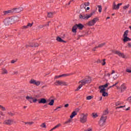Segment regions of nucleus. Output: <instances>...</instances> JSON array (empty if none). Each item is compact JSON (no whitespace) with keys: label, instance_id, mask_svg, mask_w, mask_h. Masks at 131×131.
Here are the masks:
<instances>
[{"label":"nucleus","instance_id":"f257e3e1","mask_svg":"<svg viewBox=\"0 0 131 131\" xmlns=\"http://www.w3.org/2000/svg\"><path fill=\"white\" fill-rule=\"evenodd\" d=\"M4 22L5 25H6V26H8L14 23V19L12 17L7 18L4 20Z\"/></svg>","mask_w":131,"mask_h":131},{"label":"nucleus","instance_id":"f03ea898","mask_svg":"<svg viewBox=\"0 0 131 131\" xmlns=\"http://www.w3.org/2000/svg\"><path fill=\"white\" fill-rule=\"evenodd\" d=\"M92 78L90 77H86L85 79L79 81V83H82V84H86V83H91Z\"/></svg>","mask_w":131,"mask_h":131},{"label":"nucleus","instance_id":"7ed1b4c3","mask_svg":"<svg viewBox=\"0 0 131 131\" xmlns=\"http://www.w3.org/2000/svg\"><path fill=\"white\" fill-rule=\"evenodd\" d=\"M88 118V114H82L80 117V122L81 123H85Z\"/></svg>","mask_w":131,"mask_h":131},{"label":"nucleus","instance_id":"20e7f679","mask_svg":"<svg viewBox=\"0 0 131 131\" xmlns=\"http://www.w3.org/2000/svg\"><path fill=\"white\" fill-rule=\"evenodd\" d=\"M78 28V29H80L81 30L83 28V25L82 24H76L75 26H73L72 31L73 32H76V30Z\"/></svg>","mask_w":131,"mask_h":131},{"label":"nucleus","instance_id":"39448f33","mask_svg":"<svg viewBox=\"0 0 131 131\" xmlns=\"http://www.w3.org/2000/svg\"><path fill=\"white\" fill-rule=\"evenodd\" d=\"M106 119H107V116H102L99 122V124L100 126H104L105 122H106Z\"/></svg>","mask_w":131,"mask_h":131},{"label":"nucleus","instance_id":"423d86ee","mask_svg":"<svg viewBox=\"0 0 131 131\" xmlns=\"http://www.w3.org/2000/svg\"><path fill=\"white\" fill-rule=\"evenodd\" d=\"M97 21H98V18H94L93 19L89 21L87 23V25H88V26H94L97 23Z\"/></svg>","mask_w":131,"mask_h":131},{"label":"nucleus","instance_id":"0eeeda50","mask_svg":"<svg viewBox=\"0 0 131 131\" xmlns=\"http://www.w3.org/2000/svg\"><path fill=\"white\" fill-rule=\"evenodd\" d=\"M55 85H67L66 82L63 81H56L55 83Z\"/></svg>","mask_w":131,"mask_h":131},{"label":"nucleus","instance_id":"6e6552de","mask_svg":"<svg viewBox=\"0 0 131 131\" xmlns=\"http://www.w3.org/2000/svg\"><path fill=\"white\" fill-rule=\"evenodd\" d=\"M12 13H20L21 11H23V8L21 7L18 8H14L12 9Z\"/></svg>","mask_w":131,"mask_h":131},{"label":"nucleus","instance_id":"1a4fd4ad","mask_svg":"<svg viewBox=\"0 0 131 131\" xmlns=\"http://www.w3.org/2000/svg\"><path fill=\"white\" fill-rule=\"evenodd\" d=\"M122 3H119L117 5H116L115 3H114L113 5V10H118L120 6H122Z\"/></svg>","mask_w":131,"mask_h":131},{"label":"nucleus","instance_id":"9d476101","mask_svg":"<svg viewBox=\"0 0 131 131\" xmlns=\"http://www.w3.org/2000/svg\"><path fill=\"white\" fill-rule=\"evenodd\" d=\"M13 121L12 119L5 120L3 123L4 124H7V125H11V124L13 123Z\"/></svg>","mask_w":131,"mask_h":131},{"label":"nucleus","instance_id":"9b49d317","mask_svg":"<svg viewBox=\"0 0 131 131\" xmlns=\"http://www.w3.org/2000/svg\"><path fill=\"white\" fill-rule=\"evenodd\" d=\"M30 83H32L33 84H35V85H39L40 84V82L38 81H36L34 79H32L30 81Z\"/></svg>","mask_w":131,"mask_h":131},{"label":"nucleus","instance_id":"f8f14e48","mask_svg":"<svg viewBox=\"0 0 131 131\" xmlns=\"http://www.w3.org/2000/svg\"><path fill=\"white\" fill-rule=\"evenodd\" d=\"M126 89V85L125 83L122 84L120 88V90H121V93H123L124 91Z\"/></svg>","mask_w":131,"mask_h":131},{"label":"nucleus","instance_id":"ddd939ff","mask_svg":"<svg viewBox=\"0 0 131 131\" xmlns=\"http://www.w3.org/2000/svg\"><path fill=\"white\" fill-rule=\"evenodd\" d=\"M115 54L119 56V57H121V58H126V56L124 55V54L122 53L120 51H116Z\"/></svg>","mask_w":131,"mask_h":131},{"label":"nucleus","instance_id":"4468645a","mask_svg":"<svg viewBox=\"0 0 131 131\" xmlns=\"http://www.w3.org/2000/svg\"><path fill=\"white\" fill-rule=\"evenodd\" d=\"M3 13L4 15H10V14H13V9L8 11H4Z\"/></svg>","mask_w":131,"mask_h":131},{"label":"nucleus","instance_id":"2eb2a0df","mask_svg":"<svg viewBox=\"0 0 131 131\" xmlns=\"http://www.w3.org/2000/svg\"><path fill=\"white\" fill-rule=\"evenodd\" d=\"M99 89L100 90V93L106 92V89L103 86H99Z\"/></svg>","mask_w":131,"mask_h":131},{"label":"nucleus","instance_id":"dca6fc26","mask_svg":"<svg viewBox=\"0 0 131 131\" xmlns=\"http://www.w3.org/2000/svg\"><path fill=\"white\" fill-rule=\"evenodd\" d=\"M26 98L28 101H29V102L30 103H32V100H33V97L27 96Z\"/></svg>","mask_w":131,"mask_h":131},{"label":"nucleus","instance_id":"f3484780","mask_svg":"<svg viewBox=\"0 0 131 131\" xmlns=\"http://www.w3.org/2000/svg\"><path fill=\"white\" fill-rule=\"evenodd\" d=\"M46 103H47V100H46V99L45 98H41L40 99V101H39V103H42V104H46Z\"/></svg>","mask_w":131,"mask_h":131},{"label":"nucleus","instance_id":"a211bd4d","mask_svg":"<svg viewBox=\"0 0 131 131\" xmlns=\"http://www.w3.org/2000/svg\"><path fill=\"white\" fill-rule=\"evenodd\" d=\"M56 40L59 42H66V41H64V40L62 39V38H61L60 37H58L56 39Z\"/></svg>","mask_w":131,"mask_h":131},{"label":"nucleus","instance_id":"6ab92c4d","mask_svg":"<svg viewBox=\"0 0 131 131\" xmlns=\"http://www.w3.org/2000/svg\"><path fill=\"white\" fill-rule=\"evenodd\" d=\"M124 42H126V41H130V38H128V37H124L123 39Z\"/></svg>","mask_w":131,"mask_h":131},{"label":"nucleus","instance_id":"aec40b11","mask_svg":"<svg viewBox=\"0 0 131 131\" xmlns=\"http://www.w3.org/2000/svg\"><path fill=\"white\" fill-rule=\"evenodd\" d=\"M90 6V3H85L84 4H82L81 5V8H85L86 6Z\"/></svg>","mask_w":131,"mask_h":131},{"label":"nucleus","instance_id":"412c9836","mask_svg":"<svg viewBox=\"0 0 131 131\" xmlns=\"http://www.w3.org/2000/svg\"><path fill=\"white\" fill-rule=\"evenodd\" d=\"M128 32H129L128 30H126L124 32V34H123V37H127V35H128Z\"/></svg>","mask_w":131,"mask_h":131},{"label":"nucleus","instance_id":"4be33fe9","mask_svg":"<svg viewBox=\"0 0 131 131\" xmlns=\"http://www.w3.org/2000/svg\"><path fill=\"white\" fill-rule=\"evenodd\" d=\"M94 14V12L91 13L90 14L88 15L86 14V19L88 20V19H89V18H91V17H92L93 16V15Z\"/></svg>","mask_w":131,"mask_h":131},{"label":"nucleus","instance_id":"5701e85b","mask_svg":"<svg viewBox=\"0 0 131 131\" xmlns=\"http://www.w3.org/2000/svg\"><path fill=\"white\" fill-rule=\"evenodd\" d=\"M75 115H77V113H76V112H73L72 113V115L70 116V118H73V117H74V116H75Z\"/></svg>","mask_w":131,"mask_h":131},{"label":"nucleus","instance_id":"b1692460","mask_svg":"<svg viewBox=\"0 0 131 131\" xmlns=\"http://www.w3.org/2000/svg\"><path fill=\"white\" fill-rule=\"evenodd\" d=\"M105 45H106V43H102L101 44L99 45L98 46H96V48H103V47H104Z\"/></svg>","mask_w":131,"mask_h":131},{"label":"nucleus","instance_id":"393cba45","mask_svg":"<svg viewBox=\"0 0 131 131\" xmlns=\"http://www.w3.org/2000/svg\"><path fill=\"white\" fill-rule=\"evenodd\" d=\"M81 84H80L79 86L77 88V89L76 90V91H79V90H80V89H81V88H82L83 85H84V84H82V83H81Z\"/></svg>","mask_w":131,"mask_h":131},{"label":"nucleus","instance_id":"a878e982","mask_svg":"<svg viewBox=\"0 0 131 131\" xmlns=\"http://www.w3.org/2000/svg\"><path fill=\"white\" fill-rule=\"evenodd\" d=\"M28 47H31V48H34V43H30L29 45L26 46V48Z\"/></svg>","mask_w":131,"mask_h":131},{"label":"nucleus","instance_id":"bb28decb","mask_svg":"<svg viewBox=\"0 0 131 131\" xmlns=\"http://www.w3.org/2000/svg\"><path fill=\"white\" fill-rule=\"evenodd\" d=\"M54 100L53 99H52L49 103L48 105H50V106H53V105H54Z\"/></svg>","mask_w":131,"mask_h":131},{"label":"nucleus","instance_id":"cd10ccee","mask_svg":"<svg viewBox=\"0 0 131 131\" xmlns=\"http://www.w3.org/2000/svg\"><path fill=\"white\" fill-rule=\"evenodd\" d=\"M40 126L41 127H42L43 128H47V126L46 125V123H42V124L40 125Z\"/></svg>","mask_w":131,"mask_h":131},{"label":"nucleus","instance_id":"c85d7f7f","mask_svg":"<svg viewBox=\"0 0 131 131\" xmlns=\"http://www.w3.org/2000/svg\"><path fill=\"white\" fill-rule=\"evenodd\" d=\"M48 17H49V18H52V17H53V12H49L48 13Z\"/></svg>","mask_w":131,"mask_h":131},{"label":"nucleus","instance_id":"c756f323","mask_svg":"<svg viewBox=\"0 0 131 131\" xmlns=\"http://www.w3.org/2000/svg\"><path fill=\"white\" fill-rule=\"evenodd\" d=\"M101 93L102 94V96L103 97H107V96H108V93H106V91H105L104 92H102Z\"/></svg>","mask_w":131,"mask_h":131},{"label":"nucleus","instance_id":"7c9ffc66","mask_svg":"<svg viewBox=\"0 0 131 131\" xmlns=\"http://www.w3.org/2000/svg\"><path fill=\"white\" fill-rule=\"evenodd\" d=\"M119 77V75H118V74H115V75L114 76L113 78L114 79H116Z\"/></svg>","mask_w":131,"mask_h":131},{"label":"nucleus","instance_id":"2f4dec72","mask_svg":"<svg viewBox=\"0 0 131 131\" xmlns=\"http://www.w3.org/2000/svg\"><path fill=\"white\" fill-rule=\"evenodd\" d=\"M107 114H108V111L105 110L103 112L102 116H106L105 115H107Z\"/></svg>","mask_w":131,"mask_h":131},{"label":"nucleus","instance_id":"473e14b6","mask_svg":"<svg viewBox=\"0 0 131 131\" xmlns=\"http://www.w3.org/2000/svg\"><path fill=\"white\" fill-rule=\"evenodd\" d=\"M3 74H7L8 73V71L5 69H3Z\"/></svg>","mask_w":131,"mask_h":131},{"label":"nucleus","instance_id":"72a5a7b5","mask_svg":"<svg viewBox=\"0 0 131 131\" xmlns=\"http://www.w3.org/2000/svg\"><path fill=\"white\" fill-rule=\"evenodd\" d=\"M98 11L99 12V13H101V12H102V6L101 5H98Z\"/></svg>","mask_w":131,"mask_h":131},{"label":"nucleus","instance_id":"f704fd0d","mask_svg":"<svg viewBox=\"0 0 131 131\" xmlns=\"http://www.w3.org/2000/svg\"><path fill=\"white\" fill-rule=\"evenodd\" d=\"M68 75H68L67 74H63L62 75H59V77H66V76H68Z\"/></svg>","mask_w":131,"mask_h":131},{"label":"nucleus","instance_id":"c9c22d12","mask_svg":"<svg viewBox=\"0 0 131 131\" xmlns=\"http://www.w3.org/2000/svg\"><path fill=\"white\" fill-rule=\"evenodd\" d=\"M59 126H61V124H58L56 125L54 127H53V129H56V128H58V127H59Z\"/></svg>","mask_w":131,"mask_h":131},{"label":"nucleus","instance_id":"e433bc0d","mask_svg":"<svg viewBox=\"0 0 131 131\" xmlns=\"http://www.w3.org/2000/svg\"><path fill=\"white\" fill-rule=\"evenodd\" d=\"M0 109H1L2 111H6V108L1 105H0Z\"/></svg>","mask_w":131,"mask_h":131},{"label":"nucleus","instance_id":"4c0bfd02","mask_svg":"<svg viewBox=\"0 0 131 131\" xmlns=\"http://www.w3.org/2000/svg\"><path fill=\"white\" fill-rule=\"evenodd\" d=\"M121 104H122L121 102H120V101H117L115 103L116 106H119V105H121Z\"/></svg>","mask_w":131,"mask_h":131},{"label":"nucleus","instance_id":"58836bf2","mask_svg":"<svg viewBox=\"0 0 131 131\" xmlns=\"http://www.w3.org/2000/svg\"><path fill=\"white\" fill-rule=\"evenodd\" d=\"M33 25V23L32 24L28 23L27 26L28 27V28H29V27H31Z\"/></svg>","mask_w":131,"mask_h":131},{"label":"nucleus","instance_id":"ea45409f","mask_svg":"<svg viewBox=\"0 0 131 131\" xmlns=\"http://www.w3.org/2000/svg\"><path fill=\"white\" fill-rule=\"evenodd\" d=\"M105 59H103L102 61H101V64L102 65V66H104V65H105V64H106V62H105Z\"/></svg>","mask_w":131,"mask_h":131},{"label":"nucleus","instance_id":"a19ab883","mask_svg":"<svg viewBox=\"0 0 131 131\" xmlns=\"http://www.w3.org/2000/svg\"><path fill=\"white\" fill-rule=\"evenodd\" d=\"M71 122V119H69L68 121L64 122V124H67V123H70Z\"/></svg>","mask_w":131,"mask_h":131},{"label":"nucleus","instance_id":"79ce46f5","mask_svg":"<svg viewBox=\"0 0 131 131\" xmlns=\"http://www.w3.org/2000/svg\"><path fill=\"white\" fill-rule=\"evenodd\" d=\"M92 99H93V97L92 96H88L87 97H86V99L87 100H92Z\"/></svg>","mask_w":131,"mask_h":131},{"label":"nucleus","instance_id":"37998d69","mask_svg":"<svg viewBox=\"0 0 131 131\" xmlns=\"http://www.w3.org/2000/svg\"><path fill=\"white\" fill-rule=\"evenodd\" d=\"M8 114L9 115H10V116H14V115H15V114H13L12 112H9V113H8Z\"/></svg>","mask_w":131,"mask_h":131},{"label":"nucleus","instance_id":"c03bdc74","mask_svg":"<svg viewBox=\"0 0 131 131\" xmlns=\"http://www.w3.org/2000/svg\"><path fill=\"white\" fill-rule=\"evenodd\" d=\"M124 107H125V105L117 106L116 107V109H120V108H124Z\"/></svg>","mask_w":131,"mask_h":131},{"label":"nucleus","instance_id":"a18cd8bd","mask_svg":"<svg viewBox=\"0 0 131 131\" xmlns=\"http://www.w3.org/2000/svg\"><path fill=\"white\" fill-rule=\"evenodd\" d=\"M127 101L129 102V103H131V96L127 99Z\"/></svg>","mask_w":131,"mask_h":131},{"label":"nucleus","instance_id":"49530a36","mask_svg":"<svg viewBox=\"0 0 131 131\" xmlns=\"http://www.w3.org/2000/svg\"><path fill=\"white\" fill-rule=\"evenodd\" d=\"M126 72H128V73H131V69H127L126 70Z\"/></svg>","mask_w":131,"mask_h":131},{"label":"nucleus","instance_id":"de8ad7c7","mask_svg":"<svg viewBox=\"0 0 131 131\" xmlns=\"http://www.w3.org/2000/svg\"><path fill=\"white\" fill-rule=\"evenodd\" d=\"M92 129H93L90 127V128H88L85 129L84 131H92Z\"/></svg>","mask_w":131,"mask_h":131},{"label":"nucleus","instance_id":"09e8293b","mask_svg":"<svg viewBox=\"0 0 131 131\" xmlns=\"http://www.w3.org/2000/svg\"><path fill=\"white\" fill-rule=\"evenodd\" d=\"M129 7V5H126V6H124V9L125 10H126V9L128 8Z\"/></svg>","mask_w":131,"mask_h":131},{"label":"nucleus","instance_id":"8fccbe9b","mask_svg":"<svg viewBox=\"0 0 131 131\" xmlns=\"http://www.w3.org/2000/svg\"><path fill=\"white\" fill-rule=\"evenodd\" d=\"M79 112V108H77L75 109V111L74 112H76V113H77V112Z\"/></svg>","mask_w":131,"mask_h":131},{"label":"nucleus","instance_id":"3c124183","mask_svg":"<svg viewBox=\"0 0 131 131\" xmlns=\"http://www.w3.org/2000/svg\"><path fill=\"white\" fill-rule=\"evenodd\" d=\"M32 100H33V103H36V102H37V99H34L33 98Z\"/></svg>","mask_w":131,"mask_h":131},{"label":"nucleus","instance_id":"603ef678","mask_svg":"<svg viewBox=\"0 0 131 131\" xmlns=\"http://www.w3.org/2000/svg\"><path fill=\"white\" fill-rule=\"evenodd\" d=\"M38 46V44L37 43H34V48H36Z\"/></svg>","mask_w":131,"mask_h":131},{"label":"nucleus","instance_id":"864d4df0","mask_svg":"<svg viewBox=\"0 0 131 131\" xmlns=\"http://www.w3.org/2000/svg\"><path fill=\"white\" fill-rule=\"evenodd\" d=\"M101 86H103V87L104 88V89H105V88H107V86H108V84L106 83V84H105V85H101Z\"/></svg>","mask_w":131,"mask_h":131},{"label":"nucleus","instance_id":"5fc2aeb1","mask_svg":"<svg viewBox=\"0 0 131 131\" xmlns=\"http://www.w3.org/2000/svg\"><path fill=\"white\" fill-rule=\"evenodd\" d=\"M43 27H45V25L43 26V25H40L39 26V28L40 29H41V28H43Z\"/></svg>","mask_w":131,"mask_h":131},{"label":"nucleus","instance_id":"6e6d98bb","mask_svg":"<svg viewBox=\"0 0 131 131\" xmlns=\"http://www.w3.org/2000/svg\"><path fill=\"white\" fill-rule=\"evenodd\" d=\"M0 115H2V116H5V114H4V113L3 112L0 111Z\"/></svg>","mask_w":131,"mask_h":131},{"label":"nucleus","instance_id":"4d7b16f0","mask_svg":"<svg viewBox=\"0 0 131 131\" xmlns=\"http://www.w3.org/2000/svg\"><path fill=\"white\" fill-rule=\"evenodd\" d=\"M23 28H24V29H28V27H27V26H24L23 27Z\"/></svg>","mask_w":131,"mask_h":131},{"label":"nucleus","instance_id":"13d9d810","mask_svg":"<svg viewBox=\"0 0 131 131\" xmlns=\"http://www.w3.org/2000/svg\"><path fill=\"white\" fill-rule=\"evenodd\" d=\"M28 124L31 125V124H33V122H28Z\"/></svg>","mask_w":131,"mask_h":131},{"label":"nucleus","instance_id":"bf43d9fd","mask_svg":"<svg viewBox=\"0 0 131 131\" xmlns=\"http://www.w3.org/2000/svg\"><path fill=\"white\" fill-rule=\"evenodd\" d=\"M65 108H67L68 107H69V104H66L64 105Z\"/></svg>","mask_w":131,"mask_h":131},{"label":"nucleus","instance_id":"052dcab7","mask_svg":"<svg viewBox=\"0 0 131 131\" xmlns=\"http://www.w3.org/2000/svg\"><path fill=\"white\" fill-rule=\"evenodd\" d=\"M16 61L15 60H12L11 61V63H12V64H14V63H16Z\"/></svg>","mask_w":131,"mask_h":131},{"label":"nucleus","instance_id":"680f3d73","mask_svg":"<svg viewBox=\"0 0 131 131\" xmlns=\"http://www.w3.org/2000/svg\"><path fill=\"white\" fill-rule=\"evenodd\" d=\"M96 49H98V48H97V46L93 48V51H94V52L96 51Z\"/></svg>","mask_w":131,"mask_h":131},{"label":"nucleus","instance_id":"e2e57ef3","mask_svg":"<svg viewBox=\"0 0 131 131\" xmlns=\"http://www.w3.org/2000/svg\"><path fill=\"white\" fill-rule=\"evenodd\" d=\"M98 117V115L97 114L93 115V117H94V118H96V117Z\"/></svg>","mask_w":131,"mask_h":131},{"label":"nucleus","instance_id":"0e129e2a","mask_svg":"<svg viewBox=\"0 0 131 131\" xmlns=\"http://www.w3.org/2000/svg\"><path fill=\"white\" fill-rule=\"evenodd\" d=\"M128 47H129V48H131V43H128Z\"/></svg>","mask_w":131,"mask_h":131},{"label":"nucleus","instance_id":"69168bd1","mask_svg":"<svg viewBox=\"0 0 131 131\" xmlns=\"http://www.w3.org/2000/svg\"><path fill=\"white\" fill-rule=\"evenodd\" d=\"M60 77H60V75L55 76V78H60Z\"/></svg>","mask_w":131,"mask_h":131},{"label":"nucleus","instance_id":"338daca9","mask_svg":"<svg viewBox=\"0 0 131 131\" xmlns=\"http://www.w3.org/2000/svg\"><path fill=\"white\" fill-rule=\"evenodd\" d=\"M129 109H130V107H129L127 108L126 109H125V110L126 111H127L129 110Z\"/></svg>","mask_w":131,"mask_h":131},{"label":"nucleus","instance_id":"774afa93","mask_svg":"<svg viewBox=\"0 0 131 131\" xmlns=\"http://www.w3.org/2000/svg\"><path fill=\"white\" fill-rule=\"evenodd\" d=\"M83 19H86V15L83 16Z\"/></svg>","mask_w":131,"mask_h":131}]
</instances>
